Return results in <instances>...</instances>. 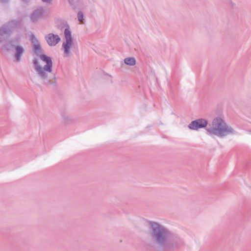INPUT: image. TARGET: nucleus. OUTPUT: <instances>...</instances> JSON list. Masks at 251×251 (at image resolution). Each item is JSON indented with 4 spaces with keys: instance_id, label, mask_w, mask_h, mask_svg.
<instances>
[{
    "instance_id": "f257e3e1",
    "label": "nucleus",
    "mask_w": 251,
    "mask_h": 251,
    "mask_svg": "<svg viewBox=\"0 0 251 251\" xmlns=\"http://www.w3.org/2000/svg\"><path fill=\"white\" fill-rule=\"evenodd\" d=\"M151 237L159 246L162 251H172L183 245L182 240L178 237L171 236V233L165 227L154 222H150Z\"/></svg>"
},
{
    "instance_id": "f03ea898",
    "label": "nucleus",
    "mask_w": 251,
    "mask_h": 251,
    "mask_svg": "<svg viewBox=\"0 0 251 251\" xmlns=\"http://www.w3.org/2000/svg\"><path fill=\"white\" fill-rule=\"evenodd\" d=\"M31 42L34 52L39 55L40 60H34V64L39 78L44 84H50L49 75L52 73V61L51 58L41 53V47L39 41L33 36Z\"/></svg>"
},
{
    "instance_id": "7ed1b4c3",
    "label": "nucleus",
    "mask_w": 251,
    "mask_h": 251,
    "mask_svg": "<svg viewBox=\"0 0 251 251\" xmlns=\"http://www.w3.org/2000/svg\"><path fill=\"white\" fill-rule=\"evenodd\" d=\"M207 134L211 136L224 138L230 134H236L235 130L222 118L217 117L213 119L206 128Z\"/></svg>"
},
{
    "instance_id": "20e7f679",
    "label": "nucleus",
    "mask_w": 251,
    "mask_h": 251,
    "mask_svg": "<svg viewBox=\"0 0 251 251\" xmlns=\"http://www.w3.org/2000/svg\"><path fill=\"white\" fill-rule=\"evenodd\" d=\"M64 36L65 41L64 42V57H71L73 54L71 50L76 45V43L75 41L72 37V32L69 29V26H67L64 31Z\"/></svg>"
},
{
    "instance_id": "39448f33",
    "label": "nucleus",
    "mask_w": 251,
    "mask_h": 251,
    "mask_svg": "<svg viewBox=\"0 0 251 251\" xmlns=\"http://www.w3.org/2000/svg\"><path fill=\"white\" fill-rule=\"evenodd\" d=\"M16 26L17 23L15 21H11L3 25L0 28V41L3 36L8 35Z\"/></svg>"
},
{
    "instance_id": "423d86ee",
    "label": "nucleus",
    "mask_w": 251,
    "mask_h": 251,
    "mask_svg": "<svg viewBox=\"0 0 251 251\" xmlns=\"http://www.w3.org/2000/svg\"><path fill=\"white\" fill-rule=\"evenodd\" d=\"M207 125V121L203 119L192 121L188 126L190 129L197 130L200 128L205 127Z\"/></svg>"
},
{
    "instance_id": "0eeeda50",
    "label": "nucleus",
    "mask_w": 251,
    "mask_h": 251,
    "mask_svg": "<svg viewBox=\"0 0 251 251\" xmlns=\"http://www.w3.org/2000/svg\"><path fill=\"white\" fill-rule=\"evenodd\" d=\"M46 40L50 46H55L60 41V38L57 35L49 33L45 36Z\"/></svg>"
},
{
    "instance_id": "6e6552de",
    "label": "nucleus",
    "mask_w": 251,
    "mask_h": 251,
    "mask_svg": "<svg viewBox=\"0 0 251 251\" xmlns=\"http://www.w3.org/2000/svg\"><path fill=\"white\" fill-rule=\"evenodd\" d=\"M67 1L73 9H82L86 7L84 0H67Z\"/></svg>"
},
{
    "instance_id": "1a4fd4ad",
    "label": "nucleus",
    "mask_w": 251,
    "mask_h": 251,
    "mask_svg": "<svg viewBox=\"0 0 251 251\" xmlns=\"http://www.w3.org/2000/svg\"><path fill=\"white\" fill-rule=\"evenodd\" d=\"M15 59L16 61L18 62L21 60V56L24 53L25 50L21 46H16L15 47Z\"/></svg>"
},
{
    "instance_id": "9d476101",
    "label": "nucleus",
    "mask_w": 251,
    "mask_h": 251,
    "mask_svg": "<svg viewBox=\"0 0 251 251\" xmlns=\"http://www.w3.org/2000/svg\"><path fill=\"white\" fill-rule=\"evenodd\" d=\"M43 16V12L41 10L34 11L30 15V19L32 21L35 22L39 20Z\"/></svg>"
},
{
    "instance_id": "9b49d317",
    "label": "nucleus",
    "mask_w": 251,
    "mask_h": 251,
    "mask_svg": "<svg viewBox=\"0 0 251 251\" xmlns=\"http://www.w3.org/2000/svg\"><path fill=\"white\" fill-rule=\"evenodd\" d=\"M124 62L126 65L133 66L136 63V60L134 57H127L124 59Z\"/></svg>"
},
{
    "instance_id": "f8f14e48",
    "label": "nucleus",
    "mask_w": 251,
    "mask_h": 251,
    "mask_svg": "<svg viewBox=\"0 0 251 251\" xmlns=\"http://www.w3.org/2000/svg\"><path fill=\"white\" fill-rule=\"evenodd\" d=\"M83 14L82 12L79 11L77 13V19L81 23L84 24Z\"/></svg>"
},
{
    "instance_id": "ddd939ff",
    "label": "nucleus",
    "mask_w": 251,
    "mask_h": 251,
    "mask_svg": "<svg viewBox=\"0 0 251 251\" xmlns=\"http://www.w3.org/2000/svg\"><path fill=\"white\" fill-rule=\"evenodd\" d=\"M44 2L50 3L52 0H42Z\"/></svg>"
},
{
    "instance_id": "4468645a",
    "label": "nucleus",
    "mask_w": 251,
    "mask_h": 251,
    "mask_svg": "<svg viewBox=\"0 0 251 251\" xmlns=\"http://www.w3.org/2000/svg\"><path fill=\"white\" fill-rule=\"evenodd\" d=\"M68 118H67L66 117H64V123H66L68 121Z\"/></svg>"
},
{
    "instance_id": "2eb2a0df",
    "label": "nucleus",
    "mask_w": 251,
    "mask_h": 251,
    "mask_svg": "<svg viewBox=\"0 0 251 251\" xmlns=\"http://www.w3.org/2000/svg\"><path fill=\"white\" fill-rule=\"evenodd\" d=\"M8 0H0V1L1 2H5L7 1Z\"/></svg>"
}]
</instances>
